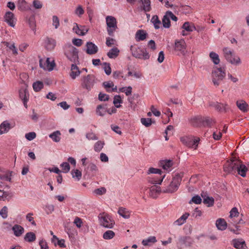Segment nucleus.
<instances>
[{
    "instance_id": "2eb2a0df",
    "label": "nucleus",
    "mask_w": 249,
    "mask_h": 249,
    "mask_svg": "<svg viewBox=\"0 0 249 249\" xmlns=\"http://www.w3.org/2000/svg\"><path fill=\"white\" fill-rule=\"evenodd\" d=\"M72 31L78 36H83L89 31V28L85 26H79L77 23L73 24Z\"/></svg>"
},
{
    "instance_id": "f03ea898",
    "label": "nucleus",
    "mask_w": 249,
    "mask_h": 249,
    "mask_svg": "<svg viewBox=\"0 0 249 249\" xmlns=\"http://www.w3.org/2000/svg\"><path fill=\"white\" fill-rule=\"evenodd\" d=\"M222 51L224 57L228 62L235 66H238L241 64L240 57L236 55L231 49L225 47L223 49Z\"/></svg>"
},
{
    "instance_id": "f704fd0d",
    "label": "nucleus",
    "mask_w": 249,
    "mask_h": 249,
    "mask_svg": "<svg viewBox=\"0 0 249 249\" xmlns=\"http://www.w3.org/2000/svg\"><path fill=\"white\" fill-rule=\"evenodd\" d=\"M147 36V33L142 30H138L135 35V39L137 41L144 40Z\"/></svg>"
},
{
    "instance_id": "603ef678",
    "label": "nucleus",
    "mask_w": 249,
    "mask_h": 249,
    "mask_svg": "<svg viewBox=\"0 0 249 249\" xmlns=\"http://www.w3.org/2000/svg\"><path fill=\"white\" fill-rule=\"evenodd\" d=\"M122 103V100L120 95H117L114 97L113 104L116 107L119 108L121 107L120 105Z\"/></svg>"
},
{
    "instance_id": "79ce46f5",
    "label": "nucleus",
    "mask_w": 249,
    "mask_h": 249,
    "mask_svg": "<svg viewBox=\"0 0 249 249\" xmlns=\"http://www.w3.org/2000/svg\"><path fill=\"white\" fill-rule=\"evenodd\" d=\"M72 178L76 181H79L82 178V172L78 169H73L71 172Z\"/></svg>"
},
{
    "instance_id": "8fccbe9b",
    "label": "nucleus",
    "mask_w": 249,
    "mask_h": 249,
    "mask_svg": "<svg viewBox=\"0 0 249 249\" xmlns=\"http://www.w3.org/2000/svg\"><path fill=\"white\" fill-rule=\"evenodd\" d=\"M107 110L102 106H97L96 109V114L100 116H103L105 115Z\"/></svg>"
},
{
    "instance_id": "5701e85b",
    "label": "nucleus",
    "mask_w": 249,
    "mask_h": 249,
    "mask_svg": "<svg viewBox=\"0 0 249 249\" xmlns=\"http://www.w3.org/2000/svg\"><path fill=\"white\" fill-rule=\"evenodd\" d=\"M12 231L16 237H19L22 235L24 232V229L21 226L16 224L12 227Z\"/></svg>"
},
{
    "instance_id": "4468645a",
    "label": "nucleus",
    "mask_w": 249,
    "mask_h": 249,
    "mask_svg": "<svg viewBox=\"0 0 249 249\" xmlns=\"http://www.w3.org/2000/svg\"><path fill=\"white\" fill-rule=\"evenodd\" d=\"M39 65L41 68L49 71L53 70L55 65L54 61L51 60L50 58H47L44 63L42 60H40Z\"/></svg>"
},
{
    "instance_id": "4c0bfd02",
    "label": "nucleus",
    "mask_w": 249,
    "mask_h": 249,
    "mask_svg": "<svg viewBox=\"0 0 249 249\" xmlns=\"http://www.w3.org/2000/svg\"><path fill=\"white\" fill-rule=\"evenodd\" d=\"M32 87L34 91L39 92L44 88V83L41 81H36L33 83Z\"/></svg>"
},
{
    "instance_id": "473e14b6",
    "label": "nucleus",
    "mask_w": 249,
    "mask_h": 249,
    "mask_svg": "<svg viewBox=\"0 0 249 249\" xmlns=\"http://www.w3.org/2000/svg\"><path fill=\"white\" fill-rule=\"evenodd\" d=\"M201 196L203 199V203L208 207H211L214 204V199L213 197H210L206 195L201 194Z\"/></svg>"
},
{
    "instance_id": "1a4fd4ad",
    "label": "nucleus",
    "mask_w": 249,
    "mask_h": 249,
    "mask_svg": "<svg viewBox=\"0 0 249 249\" xmlns=\"http://www.w3.org/2000/svg\"><path fill=\"white\" fill-rule=\"evenodd\" d=\"M99 218L101 225L104 227L112 229L114 227L115 222L109 215L106 213H103L100 215Z\"/></svg>"
},
{
    "instance_id": "052dcab7",
    "label": "nucleus",
    "mask_w": 249,
    "mask_h": 249,
    "mask_svg": "<svg viewBox=\"0 0 249 249\" xmlns=\"http://www.w3.org/2000/svg\"><path fill=\"white\" fill-rule=\"evenodd\" d=\"M0 179L1 180L0 183L2 184L4 181H10L11 178L10 176L8 174L0 175Z\"/></svg>"
},
{
    "instance_id": "9d476101",
    "label": "nucleus",
    "mask_w": 249,
    "mask_h": 249,
    "mask_svg": "<svg viewBox=\"0 0 249 249\" xmlns=\"http://www.w3.org/2000/svg\"><path fill=\"white\" fill-rule=\"evenodd\" d=\"M173 21H177L178 19V18L170 11H167L162 19V23L163 27L165 28H169L171 26L170 19Z\"/></svg>"
},
{
    "instance_id": "49530a36",
    "label": "nucleus",
    "mask_w": 249,
    "mask_h": 249,
    "mask_svg": "<svg viewBox=\"0 0 249 249\" xmlns=\"http://www.w3.org/2000/svg\"><path fill=\"white\" fill-rule=\"evenodd\" d=\"M151 22L153 24L155 29H159L161 25V22L159 19L158 16L154 15L151 19Z\"/></svg>"
},
{
    "instance_id": "412c9836",
    "label": "nucleus",
    "mask_w": 249,
    "mask_h": 249,
    "mask_svg": "<svg viewBox=\"0 0 249 249\" xmlns=\"http://www.w3.org/2000/svg\"><path fill=\"white\" fill-rule=\"evenodd\" d=\"M140 8L144 12H150L151 10L150 0H140Z\"/></svg>"
},
{
    "instance_id": "72a5a7b5",
    "label": "nucleus",
    "mask_w": 249,
    "mask_h": 249,
    "mask_svg": "<svg viewBox=\"0 0 249 249\" xmlns=\"http://www.w3.org/2000/svg\"><path fill=\"white\" fill-rule=\"evenodd\" d=\"M61 133L60 131L56 130L49 134V137L55 142H59L61 140Z\"/></svg>"
},
{
    "instance_id": "a19ab883",
    "label": "nucleus",
    "mask_w": 249,
    "mask_h": 249,
    "mask_svg": "<svg viewBox=\"0 0 249 249\" xmlns=\"http://www.w3.org/2000/svg\"><path fill=\"white\" fill-rule=\"evenodd\" d=\"M182 28L184 29V30L189 32H193L194 30H196L194 24L189 22H185L183 24Z\"/></svg>"
},
{
    "instance_id": "9b49d317",
    "label": "nucleus",
    "mask_w": 249,
    "mask_h": 249,
    "mask_svg": "<svg viewBox=\"0 0 249 249\" xmlns=\"http://www.w3.org/2000/svg\"><path fill=\"white\" fill-rule=\"evenodd\" d=\"M230 219L229 220V225H232L239 224L243 221L241 218L236 220L239 215L238 209L236 207H233L230 211Z\"/></svg>"
},
{
    "instance_id": "c03bdc74",
    "label": "nucleus",
    "mask_w": 249,
    "mask_h": 249,
    "mask_svg": "<svg viewBox=\"0 0 249 249\" xmlns=\"http://www.w3.org/2000/svg\"><path fill=\"white\" fill-rule=\"evenodd\" d=\"M115 236V232L111 230H107L103 234V238L105 240H110L113 239Z\"/></svg>"
},
{
    "instance_id": "e433bc0d",
    "label": "nucleus",
    "mask_w": 249,
    "mask_h": 249,
    "mask_svg": "<svg viewBox=\"0 0 249 249\" xmlns=\"http://www.w3.org/2000/svg\"><path fill=\"white\" fill-rule=\"evenodd\" d=\"M118 213L121 216L125 219H128L130 216V212L124 208H120Z\"/></svg>"
},
{
    "instance_id": "a18cd8bd",
    "label": "nucleus",
    "mask_w": 249,
    "mask_h": 249,
    "mask_svg": "<svg viewBox=\"0 0 249 249\" xmlns=\"http://www.w3.org/2000/svg\"><path fill=\"white\" fill-rule=\"evenodd\" d=\"M4 44L6 47H7L11 51H12L13 54L17 55L18 54V50L14 42L10 43L6 42L4 43Z\"/></svg>"
},
{
    "instance_id": "774afa93",
    "label": "nucleus",
    "mask_w": 249,
    "mask_h": 249,
    "mask_svg": "<svg viewBox=\"0 0 249 249\" xmlns=\"http://www.w3.org/2000/svg\"><path fill=\"white\" fill-rule=\"evenodd\" d=\"M39 245L40 247V249H49V246L47 242L43 239L40 240Z\"/></svg>"
},
{
    "instance_id": "39448f33",
    "label": "nucleus",
    "mask_w": 249,
    "mask_h": 249,
    "mask_svg": "<svg viewBox=\"0 0 249 249\" xmlns=\"http://www.w3.org/2000/svg\"><path fill=\"white\" fill-rule=\"evenodd\" d=\"M180 141L188 147L196 149L200 141V139L193 136H186L180 138Z\"/></svg>"
},
{
    "instance_id": "37998d69",
    "label": "nucleus",
    "mask_w": 249,
    "mask_h": 249,
    "mask_svg": "<svg viewBox=\"0 0 249 249\" xmlns=\"http://www.w3.org/2000/svg\"><path fill=\"white\" fill-rule=\"evenodd\" d=\"M24 239L27 242H32L36 240V236L34 232H29L25 234Z\"/></svg>"
},
{
    "instance_id": "7c9ffc66",
    "label": "nucleus",
    "mask_w": 249,
    "mask_h": 249,
    "mask_svg": "<svg viewBox=\"0 0 249 249\" xmlns=\"http://www.w3.org/2000/svg\"><path fill=\"white\" fill-rule=\"evenodd\" d=\"M51 241L55 246H59L61 248L66 247L65 240L64 239H59L56 235H53Z\"/></svg>"
},
{
    "instance_id": "0eeeda50",
    "label": "nucleus",
    "mask_w": 249,
    "mask_h": 249,
    "mask_svg": "<svg viewBox=\"0 0 249 249\" xmlns=\"http://www.w3.org/2000/svg\"><path fill=\"white\" fill-rule=\"evenodd\" d=\"M182 180V177L179 174L176 175L173 178L169 185L164 191L167 193H173L176 192Z\"/></svg>"
},
{
    "instance_id": "bb28decb",
    "label": "nucleus",
    "mask_w": 249,
    "mask_h": 249,
    "mask_svg": "<svg viewBox=\"0 0 249 249\" xmlns=\"http://www.w3.org/2000/svg\"><path fill=\"white\" fill-rule=\"evenodd\" d=\"M215 225L220 231H224L227 228V223L223 218L218 219L215 222Z\"/></svg>"
},
{
    "instance_id": "13d9d810",
    "label": "nucleus",
    "mask_w": 249,
    "mask_h": 249,
    "mask_svg": "<svg viewBox=\"0 0 249 249\" xmlns=\"http://www.w3.org/2000/svg\"><path fill=\"white\" fill-rule=\"evenodd\" d=\"M141 123L146 127L150 126L152 123L150 118H142L141 119Z\"/></svg>"
},
{
    "instance_id": "58836bf2",
    "label": "nucleus",
    "mask_w": 249,
    "mask_h": 249,
    "mask_svg": "<svg viewBox=\"0 0 249 249\" xmlns=\"http://www.w3.org/2000/svg\"><path fill=\"white\" fill-rule=\"evenodd\" d=\"M157 241L156 237L154 236H151L147 238L142 240V243L144 246H149L151 243H155Z\"/></svg>"
},
{
    "instance_id": "09e8293b",
    "label": "nucleus",
    "mask_w": 249,
    "mask_h": 249,
    "mask_svg": "<svg viewBox=\"0 0 249 249\" xmlns=\"http://www.w3.org/2000/svg\"><path fill=\"white\" fill-rule=\"evenodd\" d=\"M105 145L104 141H98L94 145V150L96 152H100Z\"/></svg>"
},
{
    "instance_id": "e2e57ef3",
    "label": "nucleus",
    "mask_w": 249,
    "mask_h": 249,
    "mask_svg": "<svg viewBox=\"0 0 249 249\" xmlns=\"http://www.w3.org/2000/svg\"><path fill=\"white\" fill-rule=\"evenodd\" d=\"M53 25L55 29H57L60 25L59 19L56 16H53L52 18Z\"/></svg>"
},
{
    "instance_id": "bf43d9fd",
    "label": "nucleus",
    "mask_w": 249,
    "mask_h": 249,
    "mask_svg": "<svg viewBox=\"0 0 249 249\" xmlns=\"http://www.w3.org/2000/svg\"><path fill=\"white\" fill-rule=\"evenodd\" d=\"M33 6L36 9H40L43 7V4L39 0H34L33 1Z\"/></svg>"
},
{
    "instance_id": "6ab92c4d",
    "label": "nucleus",
    "mask_w": 249,
    "mask_h": 249,
    "mask_svg": "<svg viewBox=\"0 0 249 249\" xmlns=\"http://www.w3.org/2000/svg\"><path fill=\"white\" fill-rule=\"evenodd\" d=\"M231 245L236 249H245L246 247L245 241L239 238L232 240Z\"/></svg>"
},
{
    "instance_id": "b1692460",
    "label": "nucleus",
    "mask_w": 249,
    "mask_h": 249,
    "mask_svg": "<svg viewBox=\"0 0 249 249\" xmlns=\"http://www.w3.org/2000/svg\"><path fill=\"white\" fill-rule=\"evenodd\" d=\"M136 51L137 52H140L141 54H135V57L143 59L149 58V54L146 50L142 49L138 47L136 48Z\"/></svg>"
},
{
    "instance_id": "2f4dec72",
    "label": "nucleus",
    "mask_w": 249,
    "mask_h": 249,
    "mask_svg": "<svg viewBox=\"0 0 249 249\" xmlns=\"http://www.w3.org/2000/svg\"><path fill=\"white\" fill-rule=\"evenodd\" d=\"M172 165L173 162L171 160H163L160 161V166L168 172L171 171Z\"/></svg>"
},
{
    "instance_id": "a211bd4d",
    "label": "nucleus",
    "mask_w": 249,
    "mask_h": 249,
    "mask_svg": "<svg viewBox=\"0 0 249 249\" xmlns=\"http://www.w3.org/2000/svg\"><path fill=\"white\" fill-rule=\"evenodd\" d=\"M86 47V53L90 55L96 53L98 51V47L92 42H87Z\"/></svg>"
},
{
    "instance_id": "423d86ee",
    "label": "nucleus",
    "mask_w": 249,
    "mask_h": 249,
    "mask_svg": "<svg viewBox=\"0 0 249 249\" xmlns=\"http://www.w3.org/2000/svg\"><path fill=\"white\" fill-rule=\"evenodd\" d=\"M106 22L107 34L110 36H113L118 28L116 19L113 16H107L106 18Z\"/></svg>"
},
{
    "instance_id": "aec40b11",
    "label": "nucleus",
    "mask_w": 249,
    "mask_h": 249,
    "mask_svg": "<svg viewBox=\"0 0 249 249\" xmlns=\"http://www.w3.org/2000/svg\"><path fill=\"white\" fill-rule=\"evenodd\" d=\"M82 71H80L78 67L75 64H72L71 67L70 76L72 80L75 79L78 77Z\"/></svg>"
},
{
    "instance_id": "ddd939ff",
    "label": "nucleus",
    "mask_w": 249,
    "mask_h": 249,
    "mask_svg": "<svg viewBox=\"0 0 249 249\" xmlns=\"http://www.w3.org/2000/svg\"><path fill=\"white\" fill-rule=\"evenodd\" d=\"M4 20L11 27H15L17 22V18L15 15L10 11L5 13L4 16Z\"/></svg>"
},
{
    "instance_id": "680f3d73",
    "label": "nucleus",
    "mask_w": 249,
    "mask_h": 249,
    "mask_svg": "<svg viewBox=\"0 0 249 249\" xmlns=\"http://www.w3.org/2000/svg\"><path fill=\"white\" fill-rule=\"evenodd\" d=\"M36 136V133L35 132H31L26 133L25 135V137L27 140L31 141L35 139Z\"/></svg>"
},
{
    "instance_id": "c756f323",
    "label": "nucleus",
    "mask_w": 249,
    "mask_h": 249,
    "mask_svg": "<svg viewBox=\"0 0 249 249\" xmlns=\"http://www.w3.org/2000/svg\"><path fill=\"white\" fill-rule=\"evenodd\" d=\"M19 97L23 101L24 105L26 106V104L29 99V94L26 89H20L19 91Z\"/></svg>"
},
{
    "instance_id": "69168bd1",
    "label": "nucleus",
    "mask_w": 249,
    "mask_h": 249,
    "mask_svg": "<svg viewBox=\"0 0 249 249\" xmlns=\"http://www.w3.org/2000/svg\"><path fill=\"white\" fill-rule=\"evenodd\" d=\"M103 65H104V69L106 74L107 75H110L111 72V69L110 66V64L105 62L103 64Z\"/></svg>"
},
{
    "instance_id": "4d7b16f0",
    "label": "nucleus",
    "mask_w": 249,
    "mask_h": 249,
    "mask_svg": "<svg viewBox=\"0 0 249 249\" xmlns=\"http://www.w3.org/2000/svg\"><path fill=\"white\" fill-rule=\"evenodd\" d=\"M202 202V199L201 197L198 195H196L193 196L192 199L189 202V203H194L196 204H200Z\"/></svg>"
},
{
    "instance_id": "de8ad7c7",
    "label": "nucleus",
    "mask_w": 249,
    "mask_h": 249,
    "mask_svg": "<svg viewBox=\"0 0 249 249\" xmlns=\"http://www.w3.org/2000/svg\"><path fill=\"white\" fill-rule=\"evenodd\" d=\"M214 107L220 111H224L228 108V105L227 104H222L220 103H216L213 105Z\"/></svg>"
},
{
    "instance_id": "cd10ccee",
    "label": "nucleus",
    "mask_w": 249,
    "mask_h": 249,
    "mask_svg": "<svg viewBox=\"0 0 249 249\" xmlns=\"http://www.w3.org/2000/svg\"><path fill=\"white\" fill-rule=\"evenodd\" d=\"M236 105L238 108L243 112H246L249 110V105L244 100L237 101Z\"/></svg>"
},
{
    "instance_id": "ea45409f",
    "label": "nucleus",
    "mask_w": 249,
    "mask_h": 249,
    "mask_svg": "<svg viewBox=\"0 0 249 249\" xmlns=\"http://www.w3.org/2000/svg\"><path fill=\"white\" fill-rule=\"evenodd\" d=\"M209 56L211 60L212 61L214 64L218 65L220 63V59L219 55L216 53L214 52H210L209 54Z\"/></svg>"
},
{
    "instance_id": "393cba45",
    "label": "nucleus",
    "mask_w": 249,
    "mask_h": 249,
    "mask_svg": "<svg viewBox=\"0 0 249 249\" xmlns=\"http://www.w3.org/2000/svg\"><path fill=\"white\" fill-rule=\"evenodd\" d=\"M161 192L160 188L156 185H153L150 188L149 196L153 198H156Z\"/></svg>"
},
{
    "instance_id": "338daca9",
    "label": "nucleus",
    "mask_w": 249,
    "mask_h": 249,
    "mask_svg": "<svg viewBox=\"0 0 249 249\" xmlns=\"http://www.w3.org/2000/svg\"><path fill=\"white\" fill-rule=\"evenodd\" d=\"M98 99L101 101H106L108 100L109 96L107 94L100 92L98 95Z\"/></svg>"
},
{
    "instance_id": "4be33fe9",
    "label": "nucleus",
    "mask_w": 249,
    "mask_h": 249,
    "mask_svg": "<svg viewBox=\"0 0 249 249\" xmlns=\"http://www.w3.org/2000/svg\"><path fill=\"white\" fill-rule=\"evenodd\" d=\"M103 85L106 91L108 92H112L117 91V86H115L114 83L111 81L104 82L103 83Z\"/></svg>"
},
{
    "instance_id": "f3484780",
    "label": "nucleus",
    "mask_w": 249,
    "mask_h": 249,
    "mask_svg": "<svg viewBox=\"0 0 249 249\" xmlns=\"http://www.w3.org/2000/svg\"><path fill=\"white\" fill-rule=\"evenodd\" d=\"M44 44L45 49L48 51H51L55 48L56 42L52 38L46 37L44 40Z\"/></svg>"
},
{
    "instance_id": "5fc2aeb1",
    "label": "nucleus",
    "mask_w": 249,
    "mask_h": 249,
    "mask_svg": "<svg viewBox=\"0 0 249 249\" xmlns=\"http://www.w3.org/2000/svg\"><path fill=\"white\" fill-rule=\"evenodd\" d=\"M106 193V189L104 187H101L96 189H95L93 191L94 195L96 196H101L105 194Z\"/></svg>"
},
{
    "instance_id": "20e7f679",
    "label": "nucleus",
    "mask_w": 249,
    "mask_h": 249,
    "mask_svg": "<svg viewBox=\"0 0 249 249\" xmlns=\"http://www.w3.org/2000/svg\"><path fill=\"white\" fill-rule=\"evenodd\" d=\"M65 54L71 62H76L78 60L77 49L71 44L65 45L64 47Z\"/></svg>"
},
{
    "instance_id": "a878e982",
    "label": "nucleus",
    "mask_w": 249,
    "mask_h": 249,
    "mask_svg": "<svg viewBox=\"0 0 249 249\" xmlns=\"http://www.w3.org/2000/svg\"><path fill=\"white\" fill-rule=\"evenodd\" d=\"M18 7L20 11H28L31 8L25 0H18L17 3Z\"/></svg>"
},
{
    "instance_id": "f257e3e1",
    "label": "nucleus",
    "mask_w": 249,
    "mask_h": 249,
    "mask_svg": "<svg viewBox=\"0 0 249 249\" xmlns=\"http://www.w3.org/2000/svg\"><path fill=\"white\" fill-rule=\"evenodd\" d=\"M248 169L247 167L241 163L240 160L233 159L227 161L224 166V171L228 173H234L236 171L238 174L245 177Z\"/></svg>"
},
{
    "instance_id": "0e129e2a",
    "label": "nucleus",
    "mask_w": 249,
    "mask_h": 249,
    "mask_svg": "<svg viewBox=\"0 0 249 249\" xmlns=\"http://www.w3.org/2000/svg\"><path fill=\"white\" fill-rule=\"evenodd\" d=\"M74 13L75 15L80 17L84 13V10L82 6L79 5L75 10Z\"/></svg>"
},
{
    "instance_id": "c85d7f7f",
    "label": "nucleus",
    "mask_w": 249,
    "mask_h": 249,
    "mask_svg": "<svg viewBox=\"0 0 249 249\" xmlns=\"http://www.w3.org/2000/svg\"><path fill=\"white\" fill-rule=\"evenodd\" d=\"M190 214L188 213H185L182 215L179 218L176 220L174 224L177 226H181L186 222L187 219L188 218Z\"/></svg>"
},
{
    "instance_id": "6e6d98bb",
    "label": "nucleus",
    "mask_w": 249,
    "mask_h": 249,
    "mask_svg": "<svg viewBox=\"0 0 249 249\" xmlns=\"http://www.w3.org/2000/svg\"><path fill=\"white\" fill-rule=\"evenodd\" d=\"M86 137L89 140L95 141L98 139V138L96 134L92 131L87 133L86 134Z\"/></svg>"
},
{
    "instance_id": "7ed1b4c3",
    "label": "nucleus",
    "mask_w": 249,
    "mask_h": 249,
    "mask_svg": "<svg viewBox=\"0 0 249 249\" xmlns=\"http://www.w3.org/2000/svg\"><path fill=\"white\" fill-rule=\"evenodd\" d=\"M226 76L225 68L224 67L213 69L212 72V82L214 86H218L221 81Z\"/></svg>"
},
{
    "instance_id": "6e6552de",
    "label": "nucleus",
    "mask_w": 249,
    "mask_h": 249,
    "mask_svg": "<svg viewBox=\"0 0 249 249\" xmlns=\"http://www.w3.org/2000/svg\"><path fill=\"white\" fill-rule=\"evenodd\" d=\"M81 80L82 87L88 91L91 90L96 82L95 77L92 74L83 76Z\"/></svg>"
},
{
    "instance_id": "f8f14e48",
    "label": "nucleus",
    "mask_w": 249,
    "mask_h": 249,
    "mask_svg": "<svg viewBox=\"0 0 249 249\" xmlns=\"http://www.w3.org/2000/svg\"><path fill=\"white\" fill-rule=\"evenodd\" d=\"M175 50L180 54L185 55L186 51V43L184 39L176 40L175 42Z\"/></svg>"
},
{
    "instance_id": "864d4df0",
    "label": "nucleus",
    "mask_w": 249,
    "mask_h": 249,
    "mask_svg": "<svg viewBox=\"0 0 249 249\" xmlns=\"http://www.w3.org/2000/svg\"><path fill=\"white\" fill-rule=\"evenodd\" d=\"M62 172L64 173H68L70 170V166L68 162H64L60 164Z\"/></svg>"
},
{
    "instance_id": "dca6fc26",
    "label": "nucleus",
    "mask_w": 249,
    "mask_h": 249,
    "mask_svg": "<svg viewBox=\"0 0 249 249\" xmlns=\"http://www.w3.org/2000/svg\"><path fill=\"white\" fill-rule=\"evenodd\" d=\"M14 126L8 120L4 121L0 124V135L7 133Z\"/></svg>"
},
{
    "instance_id": "c9c22d12",
    "label": "nucleus",
    "mask_w": 249,
    "mask_h": 249,
    "mask_svg": "<svg viewBox=\"0 0 249 249\" xmlns=\"http://www.w3.org/2000/svg\"><path fill=\"white\" fill-rule=\"evenodd\" d=\"M120 50L116 47L110 49L107 53V56L111 59H115L118 57Z\"/></svg>"
},
{
    "instance_id": "3c124183",
    "label": "nucleus",
    "mask_w": 249,
    "mask_h": 249,
    "mask_svg": "<svg viewBox=\"0 0 249 249\" xmlns=\"http://www.w3.org/2000/svg\"><path fill=\"white\" fill-rule=\"evenodd\" d=\"M132 87L128 86L127 87H123L119 89V92H124L126 96H129L132 94Z\"/></svg>"
}]
</instances>
